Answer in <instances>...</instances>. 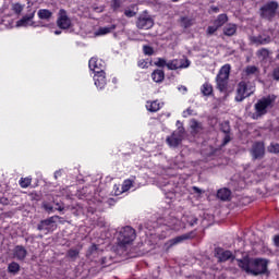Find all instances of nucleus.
Instances as JSON below:
<instances>
[{"label":"nucleus","mask_w":279,"mask_h":279,"mask_svg":"<svg viewBox=\"0 0 279 279\" xmlns=\"http://www.w3.org/2000/svg\"><path fill=\"white\" fill-rule=\"evenodd\" d=\"M134 239H136V232L134 231V229L132 227H124L118 236V241L122 244V245H130V243H132V241H134Z\"/></svg>","instance_id":"nucleus-6"},{"label":"nucleus","mask_w":279,"mask_h":279,"mask_svg":"<svg viewBox=\"0 0 279 279\" xmlns=\"http://www.w3.org/2000/svg\"><path fill=\"white\" fill-rule=\"evenodd\" d=\"M190 128H191L193 134H197V133L202 132V123L197 122V120H192L190 122Z\"/></svg>","instance_id":"nucleus-28"},{"label":"nucleus","mask_w":279,"mask_h":279,"mask_svg":"<svg viewBox=\"0 0 279 279\" xmlns=\"http://www.w3.org/2000/svg\"><path fill=\"white\" fill-rule=\"evenodd\" d=\"M78 255H80V251L78 250H70L68 252V256L70 258H77Z\"/></svg>","instance_id":"nucleus-41"},{"label":"nucleus","mask_w":279,"mask_h":279,"mask_svg":"<svg viewBox=\"0 0 279 279\" xmlns=\"http://www.w3.org/2000/svg\"><path fill=\"white\" fill-rule=\"evenodd\" d=\"M151 80L153 82H156V84H160L165 81V71L162 70H155L151 73Z\"/></svg>","instance_id":"nucleus-19"},{"label":"nucleus","mask_w":279,"mask_h":279,"mask_svg":"<svg viewBox=\"0 0 279 279\" xmlns=\"http://www.w3.org/2000/svg\"><path fill=\"white\" fill-rule=\"evenodd\" d=\"M160 108H162V102L158 100L146 101V110H148V112H158Z\"/></svg>","instance_id":"nucleus-16"},{"label":"nucleus","mask_w":279,"mask_h":279,"mask_svg":"<svg viewBox=\"0 0 279 279\" xmlns=\"http://www.w3.org/2000/svg\"><path fill=\"white\" fill-rule=\"evenodd\" d=\"M179 90H181L182 93H186V86H181V87H179Z\"/></svg>","instance_id":"nucleus-49"},{"label":"nucleus","mask_w":279,"mask_h":279,"mask_svg":"<svg viewBox=\"0 0 279 279\" xmlns=\"http://www.w3.org/2000/svg\"><path fill=\"white\" fill-rule=\"evenodd\" d=\"M193 191H195V193H203V191L199 187H197V186H194Z\"/></svg>","instance_id":"nucleus-48"},{"label":"nucleus","mask_w":279,"mask_h":279,"mask_svg":"<svg viewBox=\"0 0 279 279\" xmlns=\"http://www.w3.org/2000/svg\"><path fill=\"white\" fill-rule=\"evenodd\" d=\"M274 243H275V245H277V247H279V235L275 236Z\"/></svg>","instance_id":"nucleus-47"},{"label":"nucleus","mask_w":279,"mask_h":279,"mask_svg":"<svg viewBox=\"0 0 279 279\" xmlns=\"http://www.w3.org/2000/svg\"><path fill=\"white\" fill-rule=\"evenodd\" d=\"M268 151L270 154H279V144H270L268 146Z\"/></svg>","instance_id":"nucleus-37"},{"label":"nucleus","mask_w":279,"mask_h":279,"mask_svg":"<svg viewBox=\"0 0 279 279\" xmlns=\"http://www.w3.org/2000/svg\"><path fill=\"white\" fill-rule=\"evenodd\" d=\"M238 265L246 271V274H252V276H260V274H265L267 271V259L255 258L250 259L247 257L243 259H238Z\"/></svg>","instance_id":"nucleus-1"},{"label":"nucleus","mask_w":279,"mask_h":279,"mask_svg":"<svg viewBox=\"0 0 279 279\" xmlns=\"http://www.w3.org/2000/svg\"><path fill=\"white\" fill-rule=\"evenodd\" d=\"M271 106H274V99L269 97L259 99L254 106L255 113L253 114V119H260V117L267 114V110Z\"/></svg>","instance_id":"nucleus-3"},{"label":"nucleus","mask_w":279,"mask_h":279,"mask_svg":"<svg viewBox=\"0 0 279 279\" xmlns=\"http://www.w3.org/2000/svg\"><path fill=\"white\" fill-rule=\"evenodd\" d=\"M225 36H234L236 34V26L235 24H227L223 27Z\"/></svg>","instance_id":"nucleus-25"},{"label":"nucleus","mask_w":279,"mask_h":279,"mask_svg":"<svg viewBox=\"0 0 279 279\" xmlns=\"http://www.w3.org/2000/svg\"><path fill=\"white\" fill-rule=\"evenodd\" d=\"M60 175V171L54 172V178H58Z\"/></svg>","instance_id":"nucleus-53"},{"label":"nucleus","mask_w":279,"mask_h":279,"mask_svg":"<svg viewBox=\"0 0 279 279\" xmlns=\"http://www.w3.org/2000/svg\"><path fill=\"white\" fill-rule=\"evenodd\" d=\"M274 80L279 81V68H276L272 73Z\"/></svg>","instance_id":"nucleus-45"},{"label":"nucleus","mask_w":279,"mask_h":279,"mask_svg":"<svg viewBox=\"0 0 279 279\" xmlns=\"http://www.w3.org/2000/svg\"><path fill=\"white\" fill-rule=\"evenodd\" d=\"M262 16L263 19H267L268 21H271V19H275V16H278V2L270 1L266 3L264 7H262Z\"/></svg>","instance_id":"nucleus-7"},{"label":"nucleus","mask_w":279,"mask_h":279,"mask_svg":"<svg viewBox=\"0 0 279 279\" xmlns=\"http://www.w3.org/2000/svg\"><path fill=\"white\" fill-rule=\"evenodd\" d=\"M251 43L253 45H269V43H271V37L267 36H263V35H259V36H253L251 37Z\"/></svg>","instance_id":"nucleus-15"},{"label":"nucleus","mask_w":279,"mask_h":279,"mask_svg":"<svg viewBox=\"0 0 279 279\" xmlns=\"http://www.w3.org/2000/svg\"><path fill=\"white\" fill-rule=\"evenodd\" d=\"M245 73L246 75H258V68H256L255 65H248L245 69Z\"/></svg>","instance_id":"nucleus-32"},{"label":"nucleus","mask_w":279,"mask_h":279,"mask_svg":"<svg viewBox=\"0 0 279 279\" xmlns=\"http://www.w3.org/2000/svg\"><path fill=\"white\" fill-rule=\"evenodd\" d=\"M219 29L215 24L207 27L206 34L207 36H214V34Z\"/></svg>","instance_id":"nucleus-36"},{"label":"nucleus","mask_w":279,"mask_h":279,"mask_svg":"<svg viewBox=\"0 0 279 279\" xmlns=\"http://www.w3.org/2000/svg\"><path fill=\"white\" fill-rule=\"evenodd\" d=\"M172 1H178V0H172Z\"/></svg>","instance_id":"nucleus-56"},{"label":"nucleus","mask_w":279,"mask_h":279,"mask_svg":"<svg viewBox=\"0 0 279 279\" xmlns=\"http://www.w3.org/2000/svg\"><path fill=\"white\" fill-rule=\"evenodd\" d=\"M186 239H190V235L189 234H183V235H179V236L170 240L168 243L171 247L173 245H178L179 243H182L183 241H186Z\"/></svg>","instance_id":"nucleus-27"},{"label":"nucleus","mask_w":279,"mask_h":279,"mask_svg":"<svg viewBox=\"0 0 279 279\" xmlns=\"http://www.w3.org/2000/svg\"><path fill=\"white\" fill-rule=\"evenodd\" d=\"M177 125H178V130L174 131L166 140L169 147H178V145H180V143H182V138H184V128L181 126L180 121H177Z\"/></svg>","instance_id":"nucleus-5"},{"label":"nucleus","mask_w":279,"mask_h":279,"mask_svg":"<svg viewBox=\"0 0 279 279\" xmlns=\"http://www.w3.org/2000/svg\"><path fill=\"white\" fill-rule=\"evenodd\" d=\"M57 25L60 29H69L71 27V19L66 15V11L60 10Z\"/></svg>","instance_id":"nucleus-10"},{"label":"nucleus","mask_w":279,"mask_h":279,"mask_svg":"<svg viewBox=\"0 0 279 279\" xmlns=\"http://www.w3.org/2000/svg\"><path fill=\"white\" fill-rule=\"evenodd\" d=\"M230 77V64H225L217 77H216V82H217V86H218V89L223 92L226 90L227 86H228V80Z\"/></svg>","instance_id":"nucleus-4"},{"label":"nucleus","mask_w":279,"mask_h":279,"mask_svg":"<svg viewBox=\"0 0 279 279\" xmlns=\"http://www.w3.org/2000/svg\"><path fill=\"white\" fill-rule=\"evenodd\" d=\"M228 23V15L226 14H220L217 16V19L214 21V24L217 26L219 29L220 27H223Z\"/></svg>","instance_id":"nucleus-23"},{"label":"nucleus","mask_w":279,"mask_h":279,"mask_svg":"<svg viewBox=\"0 0 279 279\" xmlns=\"http://www.w3.org/2000/svg\"><path fill=\"white\" fill-rule=\"evenodd\" d=\"M12 10L15 12V14H21L23 12V5L14 3L12 4Z\"/></svg>","instance_id":"nucleus-38"},{"label":"nucleus","mask_w":279,"mask_h":279,"mask_svg":"<svg viewBox=\"0 0 279 279\" xmlns=\"http://www.w3.org/2000/svg\"><path fill=\"white\" fill-rule=\"evenodd\" d=\"M113 29H117V25L100 27L95 32V36H106V34H110Z\"/></svg>","instance_id":"nucleus-21"},{"label":"nucleus","mask_w":279,"mask_h":279,"mask_svg":"<svg viewBox=\"0 0 279 279\" xmlns=\"http://www.w3.org/2000/svg\"><path fill=\"white\" fill-rule=\"evenodd\" d=\"M201 93L205 97L213 95V85H210V83H204L201 87Z\"/></svg>","instance_id":"nucleus-26"},{"label":"nucleus","mask_w":279,"mask_h":279,"mask_svg":"<svg viewBox=\"0 0 279 279\" xmlns=\"http://www.w3.org/2000/svg\"><path fill=\"white\" fill-rule=\"evenodd\" d=\"M144 53L145 56H153L154 54V48L149 46H144Z\"/></svg>","instance_id":"nucleus-43"},{"label":"nucleus","mask_w":279,"mask_h":279,"mask_svg":"<svg viewBox=\"0 0 279 279\" xmlns=\"http://www.w3.org/2000/svg\"><path fill=\"white\" fill-rule=\"evenodd\" d=\"M51 227H53V219H47V220H43L39 225H38V230L43 231L45 230L46 232H49V230H51Z\"/></svg>","instance_id":"nucleus-20"},{"label":"nucleus","mask_w":279,"mask_h":279,"mask_svg":"<svg viewBox=\"0 0 279 279\" xmlns=\"http://www.w3.org/2000/svg\"><path fill=\"white\" fill-rule=\"evenodd\" d=\"M57 210H64V208L62 206H59Z\"/></svg>","instance_id":"nucleus-55"},{"label":"nucleus","mask_w":279,"mask_h":279,"mask_svg":"<svg viewBox=\"0 0 279 279\" xmlns=\"http://www.w3.org/2000/svg\"><path fill=\"white\" fill-rule=\"evenodd\" d=\"M167 60L165 59H157V61H155V66H167Z\"/></svg>","instance_id":"nucleus-44"},{"label":"nucleus","mask_w":279,"mask_h":279,"mask_svg":"<svg viewBox=\"0 0 279 279\" xmlns=\"http://www.w3.org/2000/svg\"><path fill=\"white\" fill-rule=\"evenodd\" d=\"M44 208L45 210H47L48 213H52L53 211V207L49 204H44Z\"/></svg>","instance_id":"nucleus-46"},{"label":"nucleus","mask_w":279,"mask_h":279,"mask_svg":"<svg viewBox=\"0 0 279 279\" xmlns=\"http://www.w3.org/2000/svg\"><path fill=\"white\" fill-rule=\"evenodd\" d=\"M217 258L221 262V263H226V260H230V258H232V252L230 251H223L221 248H217Z\"/></svg>","instance_id":"nucleus-17"},{"label":"nucleus","mask_w":279,"mask_h":279,"mask_svg":"<svg viewBox=\"0 0 279 279\" xmlns=\"http://www.w3.org/2000/svg\"><path fill=\"white\" fill-rule=\"evenodd\" d=\"M254 90H256L254 83L240 82L236 88L235 101H243L246 97L254 95Z\"/></svg>","instance_id":"nucleus-2"},{"label":"nucleus","mask_w":279,"mask_h":279,"mask_svg":"<svg viewBox=\"0 0 279 279\" xmlns=\"http://www.w3.org/2000/svg\"><path fill=\"white\" fill-rule=\"evenodd\" d=\"M191 25H193V20L189 19V17H182L181 19V26L184 27L185 29L187 27H191Z\"/></svg>","instance_id":"nucleus-34"},{"label":"nucleus","mask_w":279,"mask_h":279,"mask_svg":"<svg viewBox=\"0 0 279 279\" xmlns=\"http://www.w3.org/2000/svg\"><path fill=\"white\" fill-rule=\"evenodd\" d=\"M34 12L23 16L20 21L16 22L15 27H36V23H34Z\"/></svg>","instance_id":"nucleus-11"},{"label":"nucleus","mask_w":279,"mask_h":279,"mask_svg":"<svg viewBox=\"0 0 279 279\" xmlns=\"http://www.w3.org/2000/svg\"><path fill=\"white\" fill-rule=\"evenodd\" d=\"M29 184H32L31 178H23L20 180V186H22V189H27V186H29Z\"/></svg>","instance_id":"nucleus-35"},{"label":"nucleus","mask_w":279,"mask_h":279,"mask_svg":"<svg viewBox=\"0 0 279 279\" xmlns=\"http://www.w3.org/2000/svg\"><path fill=\"white\" fill-rule=\"evenodd\" d=\"M94 84L96 87L99 88V90H102V88H106V85L108 84V80H106V72L100 71L94 74Z\"/></svg>","instance_id":"nucleus-12"},{"label":"nucleus","mask_w":279,"mask_h":279,"mask_svg":"<svg viewBox=\"0 0 279 279\" xmlns=\"http://www.w3.org/2000/svg\"><path fill=\"white\" fill-rule=\"evenodd\" d=\"M119 7H120V4L118 3L117 0H114V2H113V8H119Z\"/></svg>","instance_id":"nucleus-50"},{"label":"nucleus","mask_w":279,"mask_h":279,"mask_svg":"<svg viewBox=\"0 0 279 279\" xmlns=\"http://www.w3.org/2000/svg\"><path fill=\"white\" fill-rule=\"evenodd\" d=\"M37 16L41 19V21H49V19L53 16V13L47 9H41L38 11Z\"/></svg>","instance_id":"nucleus-24"},{"label":"nucleus","mask_w":279,"mask_h":279,"mask_svg":"<svg viewBox=\"0 0 279 279\" xmlns=\"http://www.w3.org/2000/svg\"><path fill=\"white\" fill-rule=\"evenodd\" d=\"M189 66H191V62L184 57L181 59H174L167 63V69L170 71H178V69H189Z\"/></svg>","instance_id":"nucleus-8"},{"label":"nucleus","mask_w":279,"mask_h":279,"mask_svg":"<svg viewBox=\"0 0 279 279\" xmlns=\"http://www.w3.org/2000/svg\"><path fill=\"white\" fill-rule=\"evenodd\" d=\"M54 34H56V36H60V34H62V32L61 31H56Z\"/></svg>","instance_id":"nucleus-52"},{"label":"nucleus","mask_w":279,"mask_h":279,"mask_svg":"<svg viewBox=\"0 0 279 279\" xmlns=\"http://www.w3.org/2000/svg\"><path fill=\"white\" fill-rule=\"evenodd\" d=\"M269 56H271V52L267 48H262L257 51V58H259V60H267Z\"/></svg>","instance_id":"nucleus-29"},{"label":"nucleus","mask_w":279,"mask_h":279,"mask_svg":"<svg viewBox=\"0 0 279 279\" xmlns=\"http://www.w3.org/2000/svg\"><path fill=\"white\" fill-rule=\"evenodd\" d=\"M89 69L93 71L95 74L101 73L104 69H106V62L97 59V58H92L89 60Z\"/></svg>","instance_id":"nucleus-13"},{"label":"nucleus","mask_w":279,"mask_h":279,"mask_svg":"<svg viewBox=\"0 0 279 279\" xmlns=\"http://www.w3.org/2000/svg\"><path fill=\"white\" fill-rule=\"evenodd\" d=\"M125 16L132 19V16H136V7H131L124 11Z\"/></svg>","instance_id":"nucleus-33"},{"label":"nucleus","mask_w":279,"mask_h":279,"mask_svg":"<svg viewBox=\"0 0 279 279\" xmlns=\"http://www.w3.org/2000/svg\"><path fill=\"white\" fill-rule=\"evenodd\" d=\"M231 192L228 189H220L217 193V197L222 202H228L230 199Z\"/></svg>","instance_id":"nucleus-22"},{"label":"nucleus","mask_w":279,"mask_h":279,"mask_svg":"<svg viewBox=\"0 0 279 279\" xmlns=\"http://www.w3.org/2000/svg\"><path fill=\"white\" fill-rule=\"evenodd\" d=\"M113 194L116 196L123 195V189L121 187V185H114L113 186Z\"/></svg>","instance_id":"nucleus-39"},{"label":"nucleus","mask_w":279,"mask_h":279,"mask_svg":"<svg viewBox=\"0 0 279 279\" xmlns=\"http://www.w3.org/2000/svg\"><path fill=\"white\" fill-rule=\"evenodd\" d=\"M8 269L10 274H19L21 266L17 263L13 262L9 265Z\"/></svg>","instance_id":"nucleus-31"},{"label":"nucleus","mask_w":279,"mask_h":279,"mask_svg":"<svg viewBox=\"0 0 279 279\" xmlns=\"http://www.w3.org/2000/svg\"><path fill=\"white\" fill-rule=\"evenodd\" d=\"M228 132H230V128L227 126V129L225 130L226 135L222 145H228V143L230 142V134H228Z\"/></svg>","instance_id":"nucleus-42"},{"label":"nucleus","mask_w":279,"mask_h":279,"mask_svg":"<svg viewBox=\"0 0 279 279\" xmlns=\"http://www.w3.org/2000/svg\"><path fill=\"white\" fill-rule=\"evenodd\" d=\"M95 250H97V245L92 246V252H95Z\"/></svg>","instance_id":"nucleus-54"},{"label":"nucleus","mask_w":279,"mask_h":279,"mask_svg":"<svg viewBox=\"0 0 279 279\" xmlns=\"http://www.w3.org/2000/svg\"><path fill=\"white\" fill-rule=\"evenodd\" d=\"M252 156L255 159L263 158L265 156V144L258 142L253 145Z\"/></svg>","instance_id":"nucleus-14"},{"label":"nucleus","mask_w":279,"mask_h":279,"mask_svg":"<svg viewBox=\"0 0 279 279\" xmlns=\"http://www.w3.org/2000/svg\"><path fill=\"white\" fill-rule=\"evenodd\" d=\"M180 220L173 219L172 223L170 225L171 230H180Z\"/></svg>","instance_id":"nucleus-40"},{"label":"nucleus","mask_w":279,"mask_h":279,"mask_svg":"<svg viewBox=\"0 0 279 279\" xmlns=\"http://www.w3.org/2000/svg\"><path fill=\"white\" fill-rule=\"evenodd\" d=\"M136 26L138 29H151L154 20L147 14H142L136 22Z\"/></svg>","instance_id":"nucleus-9"},{"label":"nucleus","mask_w":279,"mask_h":279,"mask_svg":"<svg viewBox=\"0 0 279 279\" xmlns=\"http://www.w3.org/2000/svg\"><path fill=\"white\" fill-rule=\"evenodd\" d=\"M187 114H191L190 110L183 112V117H186Z\"/></svg>","instance_id":"nucleus-51"},{"label":"nucleus","mask_w":279,"mask_h":279,"mask_svg":"<svg viewBox=\"0 0 279 279\" xmlns=\"http://www.w3.org/2000/svg\"><path fill=\"white\" fill-rule=\"evenodd\" d=\"M133 186H134V180L126 179L123 181V183L121 185L122 192L128 193V191H130V189H132Z\"/></svg>","instance_id":"nucleus-30"},{"label":"nucleus","mask_w":279,"mask_h":279,"mask_svg":"<svg viewBox=\"0 0 279 279\" xmlns=\"http://www.w3.org/2000/svg\"><path fill=\"white\" fill-rule=\"evenodd\" d=\"M13 254L17 260H24L25 256H27V250L21 245H17L15 246Z\"/></svg>","instance_id":"nucleus-18"}]
</instances>
